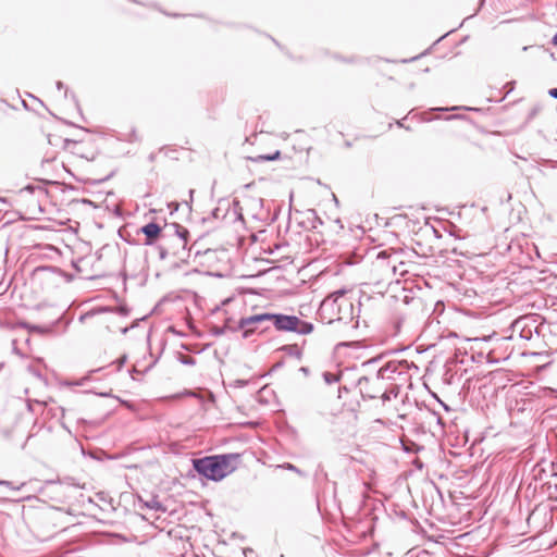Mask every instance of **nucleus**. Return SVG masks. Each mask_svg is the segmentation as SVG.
Segmentation results:
<instances>
[{"label": "nucleus", "instance_id": "obj_24", "mask_svg": "<svg viewBox=\"0 0 557 557\" xmlns=\"http://www.w3.org/2000/svg\"><path fill=\"white\" fill-rule=\"evenodd\" d=\"M381 258L385 259V252H380V253L377 255V259H381Z\"/></svg>", "mask_w": 557, "mask_h": 557}, {"label": "nucleus", "instance_id": "obj_23", "mask_svg": "<svg viewBox=\"0 0 557 557\" xmlns=\"http://www.w3.org/2000/svg\"><path fill=\"white\" fill-rule=\"evenodd\" d=\"M552 44L553 45H557V33L554 35L553 39H552Z\"/></svg>", "mask_w": 557, "mask_h": 557}, {"label": "nucleus", "instance_id": "obj_20", "mask_svg": "<svg viewBox=\"0 0 557 557\" xmlns=\"http://www.w3.org/2000/svg\"><path fill=\"white\" fill-rule=\"evenodd\" d=\"M460 107H457V106H454L451 108H435V110L437 111H448V110H456V109H459Z\"/></svg>", "mask_w": 557, "mask_h": 557}, {"label": "nucleus", "instance_id": "obj_27", "mask_svg": "<svg viewBox=\"0 0 557 557\" xmlns=\"http://www.w3.org/2000/svg\"><path fill=\"white\" fill-rule=\"evenodd\" d=\"M463 108H465V109H467V110H475V109H474V108H472V107H463Z\"/></svg>", "mask_w": 557, "mask_h": 557}, {"label": "nucleus", "instance_id": "obj_25", "mask_svg": "<svg viewBox=\"0 0 557 557\" xmlns=\"http://www.w3.org/2000/svg\"><path fill=\"white\" fill-rule=\"evenodd\" d=\"M57 87H58V89H61V88H63V84L61 82H58Z\"/></svg>", "mask_w": 557, "mask_h": 557}, {"label": "nucleus", "instance_id": "obj_11", "mask_svg": "<svg viewBox=\"0 0 557 557\" xmlns=\"http://www.w3.org/2000/svg\"><path fill=\"white\" fill-rule=\"evenodd\" d=\"M380 395H381V398H382L383 403H385V401L389 400L392 396L397 397L398 388L396 386H393L392 388H388L383 383V391L380 393Z\"/></svg>", "mask_w": 557, "mask_h": 557}, {"label": "nucleus", "instance_id": "obj_15", "mask_svg": "<svg viewBox=\"0 0 557 557\" xmlns=\"http://www.w3.org/2000/svg\"><path fill=\"white\" fill-rule=\"evenodd\" d=\"M0 485H4V486H8V487H10L12 490H16V491L20 490V486H13V483L10 481L1 480Z\"/></svg>", "mask_w": 557, "mask_h": 557}, {"label": "nucleus", "instance_id": "obj_8", "mask_svg": "<svg viewBox=\"0 0 557 557\" xmlns=\"http://www.w3.org/2000/svg\"><path fill=\"white\" fill-rule=\"evenodd\" d=\"M141 232L146 236L145 245H152L161 233V227L153 222H150L141 227Z\"/></svg>", "mask_w": 557, "mask_h": 557}, {"label": "nucleus", "instance_id": "obj_3", "mask_svg": "<svg viewBox=\"0 0 557 557\" xmlns=\"http://www.w3.org/2000/svg\"><path fill=\"white\" fill-rule=\"evenodd\" d=\"M410 363L407 360H392L384 364L376 375L385 382L406 381L409 377Z\"/></svg>", "mask_w": 557, "mask_h": 557}, {"label": "nucleus", "instance_id": "obj_2", "mask_svg": "<svg viewBox=\"0 0 557 557\" xmlns=\"http://www.w3.org/2000/svg\"><path fill=\"white\" fill-rule=\"evenodd\" d=\"M277 331L296 332L301 335L310 334L313 331V324L300 320L296 315L269 313V320Z\"/></svg>", "mask_w": 557, "mask_h": 557}, {"label": "nucleus", "instance_id": "obj_6", "mask_svg": "<svg viewBox=\"0 0 557 557\" xmlns=\"http://www.w3.org/2000/svg\"><path fill=\"white\" fill-rule=\"evenodd\" d=\"M358 386L361 395L370 399L376 398L383 391V382L376 374L373 377L359 379Z\"/></svg>", "mask_w": 557, "mask_h": 557}, {"label": "nucleus", "instance_id": "obj_10", "mask_svg": "<svg viewBox=\"0 0 557 557\" xmlns=\"http://www.w3.org/2000/svg\"><path fill=\"white\" fill-rule=\"evenodd\" d=\"M187 236H188V231L184 227L177 226L176 236H175L177 246H181L183 249H185V247L187 245Z\"/></svg>", "mask_w": 557, "mask_h": 557}, {"label": "nucleus", "instance_id": "obj_14", "mask_svg": "<svg viewBox=\"0 0 557 557\" xmlns=\"http://www.w3.org/2000/svg\"><path fill=\"white\" fill-rule=\"evenodd\" d=\"M345 294V290L343 289H339V290H336L334 293H332L329 297H327V300L330 299H333L334 301H337V299H339L341 297H343Z\"/></svg>", "mask_w": 557, "mask_h": 557}, {"label": "nucleus", "instance_id": "obj_4", "mask_svg": "<svg viewBox=\"0 0 557 557\" xmlns=\"http://www.w3.org/2000/svg\"><path fill=\"white\" fill-rule=\"evenodd\" d=\"M269 320V313H260L250 315L247 318H242L236 326H232L230 324V320L226 321L225 327L232 330V331H238L243 330V337L247 338L252 334L257 329L258 325L262 322H265Z\"/></svg>", "mask_w": 557, "mask_h": 557}, {"label": "nucleus", "instance_id": "obj_13", "mask_svg": "<svg viewBox=\"0 0 557 557\" xmlns=\"http://www.w3.org/2000/svg\"><path fill=\"white\" fill-rule=\"evenodd\" d=\"M323 377L327 384H333L338 381V376L331 372H325L323 374Z\"/></svg>", "mask_w": 557, "mask_h": 557}, {"label": "nucleus", "instance_id": "obj_16", "mask_svg": "<svg viewBox=\"0 0 557 557\" xmlns=\"http://www.w3.org/2000/svg\"><path fill=\"white\" fill-rule=\"evenodd\" d=\"M497 374H498V370H490V372H488L490 383L496 380Z\"/></svg>", "mask_w": 557, "mask_h": 557}, {"label": "nucleus", "instance_id": "obj_9", "mask_svg": "<svg viewBox=\"0 0 557 557\" xmlns=\"http://www.w3.org/2000/svg\"><path fill=\"white\" fill-rule=\"evenodd\" d=\"M504 293H505V295L503 297H500V298H497L495 294H492L490 296V310L492 309L493 305L504 304L505 305V308H504L505 310L510 306V301H511L510 295H511V293L507 292V290H505ZM500 311L502 310H499V312ZM497 313H498V311H495V312H491L490 311L488 317L490 318L494 317V319L496 320L497 319Z\"/></svg>", "mask_w": 557, "mask_h": 557}, {"label": "nucleus", "instance_id": "obj_12", "mask_svg": "<svg viewBox=\"0 0 557 557\" xmlns=\"http://www.w3.org/2000/svg\"><path fill=\"white\" fill-rule=\"evenodd\" d=\"M280 151H275L273 154H261L256 161H273L280 158Z\"/></svg>", "mask_w": 557, "mask_h": 557}, {"label": "nucleus", "instance_id": "obj_28", "mask_svg": "<svg viewBox=\"0 0 557 557\" xmlns=\"http://www.w3.org/2000/svg\"><path fill=\"white\" fill-rule=\"evenodd\" d=\"M359 343L358 342H355V343H351L350 345H358Z\"/></svg>", "mask_w": 557, "mask_h": 557}, {"label": "nucleus", "instance_id": "obj_19", "mask_svg": "<svg viewBox=\"0 0 557 557\" xmlns=\"http://www.w3.org/2000/svg\"><path fill=\"white\" fill-rule=\"evenodd\" d=\"M548 95L555 99H557V88H552L548 90Z\"/></svg>", "mask_w": 557, "mask_h": 557}, {"label": "nucleus", "instance_id": "obj_18", "mask_svg": "<svg viewBox=\"0 0 557 557\" xmlns=\"http://www.w3.org/2000/svg\"><path fill=\"white\" fill-rule=\"evenodd\" d=\"M16 344H17L16 339H13V341H12L13 351H14L16 355H20V356H21V352H20L18 348L16 347Z\"/></svg>", "mask_w": 557, "mask_h": 557}, {"label": "nucleus", "instance_id": "obj_22", "mask_svg": "<svg viewBox=\"0 0 557 557\" xmlns=\"http://www.w3.org/2000/svg\"><path fill=\"white\" fill-rule=\"evenodd\" d=\"M500 97H494L493 95H490L488 101H500Z\"/></svg>", "mask_w": 557, "mask_h": 557}, {"label": "nucleus", "instance_id": "obj_1", "mask_svg": "<svg viewBox=\"0 0 557 557\" xmlns=\"http://www.w3.org/2000/svg\"><path fill=\"white\" fill-rule=\"evenodd\" d=\"M195 470L213 481H220L232 473L234 468L231 466V457L226 455L209 456L194 461Z\"/></svg>", "mask_w": 557, "mask_h": 557}, {"label": "nucleus", "instance_id": "obj_21", "mask_svg": "<svg viewBox=\"0 0 557 557\" xmlns=\"http://www.w3.org/2000/svg\"><path fill=\"white\" fill-rule=\"evenodd\" d=\"M283 468L288 469V470H293V471H297L296 467L294 465H292V463H285L283 466Z\"/></svg>", "mask_w": 557, "mask_h": 557}, {"label": "nucleus", "instance_id": "obj_17", "mask_svg": "<svg viewBox=\"0 0 557 557\" xmlns=\"http://www.w3.org/2000/svg\"><path fill=\"white\" fill-rule=\"evenodd\" d=\"M182 361L185 364H194L195 363V360L191 357H184V359Z\"/></svg>", "mask_w": 557, "mask_h": 557}, {"label": "nucleus", "instance_id": "obj_7", "mask_svg": "<svg viewBox=\"0 0 557 557\" xmlns=\"http://www.w3.org/2000/svg\"><path fill=\"white\" fill-rule=\"evenodd\" d=\"M485 387L486 384L483 379H476L472 386L471 392V400L482 410L487 407V403L485 401Z\"/></svg>", "mask_w": 557, "mask_h": 557}, {"label": "nucleus", "instance_id": "obj_5", "mask_svg": "<svg viewBox=\"0 0 557 557\" xmlns=\"http://www.w3.org/2000/svg\"><path fill=\"white\" fill-rule=\"evenodd\" d=\"M510 339V336H503L497 337L496 332H493V334H490V344H492L494 347L490 349V366L493 363H498L500 360H507L510 356L511 350H509L508 345L505 346L504 350L500 355L496 356V349L502 348L504 344H507V342Z\"/></svg>", "mask_w": 557, "mask_h": 557}, {"label": "nucleus", "instance_id": "obj_26", "mask_svg": "<svg viewBox=\"0 0 557 557\" xmlns=\"http://www.w3.org/2000/svg\"><path fill=\"white\" fill-rule=\"evenodd\" d=\"M496 524H497V521L494 520L491 529L494 530L496 528Z\"/></svg>", "mask_w": 557, "mask_h": 557}]
</instances>
